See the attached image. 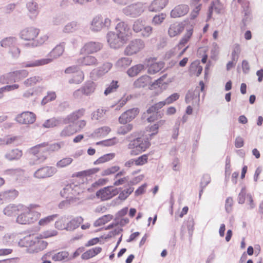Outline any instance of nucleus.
Returning <instances> with one entry per match:
<instances>
[{"instance_id":"nucleus-16","label":"nucleus","mask_w":263,"mask_h":263,"mask_svg":"<svg viewBox=\"0 0 263 263\" xmlns=\"http://www.w3.org/2000/svg\"><path fill=\"white\" fill-rule=\"evenodd\" d=\"M156 59L150 58L146 60L148 66V73L154 74L160 71L164 67L163 62H156Z\"/></svg>"},{"instance_id":"nucleus-62","label":"nucleus","mask_w":263,"mask_h":263,"mask_svg":"<svg viewBox=\"0 0 263 263\" xmlns=\"http://www.w3.org/2000/svg\"><path fill=\"white\" fill-rule=\"evenodd\" d=\"M148 156L147 155H143L137 159H135V164L136 165H142L147 162Z\"/></svg>"},{"instance_id":"nucleus-58","label":"nucleus","mask_w":263,"mask_h":263,"mask_svg":"<svg viewBox=\"0 0 263 263\" xmlns=\"http://www.w3.org/2000/svg\"><path fill=\"white\" fill-rule=\"evenodd\" d=\"M72 160H73L71 158H69V157L64 158L61 159V160L59 161L57 163L56 165L58 167H60V168L64 167L69 165L70 164H71V162H72Z\"/></svg>"},{"instance_id":"nucleus-33","label":"nucleus","mask_w":263,"mask_h":263,"mask_svg":"<svg viewBox=\"0 0 263 263\" xmlns=\"http://www.w3.org/2000/svg\"><path fill=\"white\" fill-rule=\"evenodd\" d=\"M23 205H15L14 204H9L4 209L5 215L10 216L16 214L17 212L22 209Z\"/></svg>"},{"instance_id":"nucleus-49","label":"nucleus","mask_w":263,"mask_h":263,"mask_svg":"<svg viewBox=\"0 0 263 263\" xmlns=\"http://www.w3.org/2000/svg\"><path fill=\"white\" fill-rule=\"evenodd\" d=\"M166 16V14L163 13L155 15L152 19V24L155 26L160 25L165 19Z\"/></svg>"},{"instance_id":"nucleus-37","label":"nucleus","mask_w":263,"mask_h":263,"mask_svg":"<svg viewBox=\"0 0 263 263\" xmlns=\"http://www.w3.org/2000/svg\"><path fill=\"white\" fill-rule=\"evenodd\" d=\"M68 216H64L59 218L54 223V227L56 229L63 230H66Z\"/></svg>"},{"instance_id":"nucleus-23","label":"nucleus","mask_w":263,"mask_h":263,"mask_svg":"<svg viewBox=\"0 0 263 263\" xmlns=\"http://www.w3.org/2000/svg\"><path fill=\"white\" fill-rule=\"evenodd\" d=\"M168 3V0H154L148 7L151 12L160 11L165 7Z\"/></svg>"},{"instance_id":"nucleus-27","label":"nucleus","mask_w":263,"mask_h":263,"mask_svg":"<svg viewBox=\"0 0 263 263\" xmlns=\"http://www.w3.org/2000/svg\"><path fill=\"white\" fill-rule=\"evenodd\" d=\"M83 219L81 217H75L71 220L68 218L66 231H72L78 228L83 222Z\"/></svg>"},{"instance_id":"nucleus-46","label":"nucleus","mask_w":263,"mask_h":263,"mask_svg":"<svg viewBox=\"0 0 263 263\" xmlns=\"http://www.w3.org/2000/svg\"><path fill=\"white\" fill-rule=\"evenodd\" d=\"M113 216L111 215H105L99 218L94 223L95 227H99L103 225L112 219Z\"/></svg>"},{"instance_id":"nucleus-3","label":"nucleus","mask_w":263,"mask_h":263,"mask_svg":"<svg viewBox=\"0 0 263 263\" xmlns=\"http://www.w3.org/2000/svg\"><path fill=\"white\" fill-rule=\"evenodd\" d=\"M64 43L57 45L47 55V58L28 62L24 64L25 67H32L42 66L51 62L53 59L60 57L64 51Z\"/></svg>"},{"instance_id":"nucleus-34","label":"nucleus","mask_w":263,"mask_h":263,"mask_svg":"<svg viewBox=\"0 0 263 263\" xmlns=\"http://www.w3.org/2000/svg\"><path fill=\"white\" fill-rule=\"evenodd\" d=\"M81 88L83 95L88 96L95 91L96 85L93 82H88Z\"/></svg>"},{"instance_id":"nucleus-13","label":"nucleus","mask_w":263,"mask_h":263,"mask_svg":"<svg viewBox=\"0 0 263 263\" xmlns=\"http://www.w3.org/2000/svg\"><path fill=\"white\" fill-rule=\"evenodd\" d=\"M57 172L56 168L52 166H45L39 168L34 173L33 176L38 179L50 177Z\"/></svg>"},{"instance_id":"nucleus-59","label":"nucleus","mask_w":263,"mask_h":263,"mask_svg":"<svg viewBox=\"0 0 263 263\" xmlns=\"http://www.w3.org/2000/svg\"><path fill=\"white\" fill-rule=\"evenodd\" d=\"M134 191V188L132 187H129L128 189L126 190H124L119 195L118 198L122 200H124L127 198V197Z\"/></svg>"},{"instance_id":"nucleus-36","label":"nucleus","mask_w":263,"mask_h":263,"mask_svg":"<svg viewBox=\"0 0 263 263\" xmlns=\"http://www.w3.org/2000/svg\"><path fill=\"white\" fill-rule=\"evenodd\" d=\"M79 27L80 25L77 22L72 21L64 26L63 32L67 33H71L78 30Z\"/></svg>"},{"instance_id":"nucleus-32","label":"nucleus","mask_w":263,"mask_h":263,"mask_svg":"<svg viewBox=\"0 0 263 263\" xmlns=\"http://www.w3.org/2000/svg\"><path fill=\"white\" fill-rule=\"evenodd\" d=\"M16 42L17 39L16 37L9 36L2 40L0 44L2 47L9 49L13 45H16Z\"/></svg>"},{"instance_id":"nucleus-43","label":"nucleus","mask_w":263,"mask_h":263,"mask_svg":"<svg viewBox=\"0 0 263 263\" xmlns=\"http://www.w3.org/2000/svg\"><path fill=\"white\" fill-rule=\"evenodd\" d=\"M202 71V67L197 62H193L191 64L190 68V72L192 74H195L199 76Z\"/></svg>"},{"instance_id":"nucleus-9","label":"nucleus","mask_w":263,"mask_h":263,"mask_svg":"<svg viewBox=\"0 0 263 263\" xmlns=\"http://www.w3.org/2000/svg\"><path fill=\"white\" fill-rule=\"evenodd\" d=\"M133 30L136 33H140L143 37H148L153 32V27L145 25L144 21L140 19L135 21L133 25Z\"/></svg>"},{"instance_id":"nucleus-17","label":"nucleus","mask_w":263,"mask_h":263,"mask_svg":"<svg viewBox=\"0 0 263 263\" xmlns=\"http://www.w3.org/2000/svg\"><path fill=\"white\" fill-rule=\"evenodd\" d=\"M138 108H133L123 112L119 118L121 124H126L133 120L139 114Z\"/></svg>"},{"instance_id":"nucleus-24","label":"nucleus","mask_w":263,"mask_h":263,"mask_svg":"<svg viewBox=\"0 0 263 263\" xmlns=\"http://www.w3.org/2000/svg\"><path fill=\"white\" fill-rule=\"evenodd\" d=\"M183 29V24L176 22L170 25L168 28V33L170 37H174L181 33Z\"/></svg>"},{"instance_id":"nucleus-51","label":"nucleus","mask_w":263,"mask_h":263,"mask_svg":"<svg viewBox=\"0 0 263 263\" xmlns=\"http://www.w3.org/2000/svg\"><path fill=\"white\" fill-rule=\"evenodd\" d=\"M115 157V154L114 153H109L107 154H105L103 155V156L100 157L98 158L96 161H95L94 164H98L102 163H104L105 162H107L109 160H111L113 159Z\"/></svg>"},{"instance_id":"nucleus-21","label":"nucleus","mask_w":263,"mask_h":263,"mask_svg":"<svg viewBox=\"0 0 263 263\" xmlns=\"http://www.w3.org/2000/svg\"><path fill=\"white\" fill-rule=\"evenodd\" d=\"M189 11V7L187 5H179L171 11V16L173 18L181 17L186 14Z\"/></svg>"},{"instance_id":"nucleus-50","label":"nucleus","mask_w":263,"mask_h":263,"mask_svg":"<svg viewBox=\"0 0 263 263\" xmlns=\"http://www.w3.org/2000/svg\"><path fill=\"white\" fill-rule=\"evenodd\" d=\"M41 80L42 79L40 77L34 76L26 79L23 83L26 87H29L36 84Z\"/></svg>"},{"instance_id":"nucleus-5","label":"nucleus","mask_w":263,"mask_h":263,"mask_svg":"<svg viewBox=\"0 0 263 263\" xmlns=\"http://www.w3.org/2000/svg\"><path fill=\"white\" fill-rule=\"evenodd\" d=\"M21 210L23 212L16 218L18 223L26 224L33 223L40 217L41 214L39 212L33 211L29 207L23 206Z\"/></svg>"},{"instance_id":"nucleus-28","label":"nucleus","mask_w":263,"mask_h":263,"mask_svg":"<svg viewBox=\"0 0 263 263\" xmlns=\"http://www.w3.org/2000/svg\"><path fill=\"white\" fill-rule=\"evenodd\" d=\"M28 14L31 18H35L39 13L38 5L36 2L29 1L26 4Z\"/></svg>"},{"instance_id":"nucleus-31","label":"nucleus","mask_w":263,"mask_h":263,"mask_svg":"<svg viewBox=\"0 0 263 263\" xmlns=\"http://www.w3.org/2000/svg\"><path fill=\"white\" fill-rule=\"evenodd\" d=\"M151 83V78L146 75H144L136 80L134 85L136 88H143L146 86Z\"/></svg>"},{"instance_id":"nucleus-54","label":"nucleus","mask_w":263,"mask_h":263,"mask_svg":"<svg viewBox=\"0 0 263 263\" xmlns=\"http://www.w3.org/2000/svg\"><path fill=\"white\" fill-rule=\"evenodd\" d=\"M198 3L199 2H195L193 4V1H192L191 5L192 7H194L191 14V18L192 19H194L197 17L199 11L201 9V5Z\"/></svg>"},{"instance_id":"nucleus-41","label":"nucleus","mask_w":263,"mask_h":263,"mask_svg":"<svg viewBox=\"0 0 263 263\" xmlns=\"http://www.w3.org/2000/svg\"><path fill=\"white\" fill-rule=\"evenodd\" d=\"M222 8V5L218 1L213 2L211 7L209 8L208 15L209 17L210 18L211 17L213 10H214L217 13H220Z\"/></svg>"},{"instance_id":"nucleus-30","label":"nucleus","mask_w":263,"mask_h":263,"mask_svg":"<svg viewBox=\"0 0 263 263\" xmlns=\"http://www.w3.org/2000/svg\"><path fill=\"white\" fill-rule=\"evenodd\" d=\"M145 66L142 64H138L129 68L127 71V74L130 77H134L144 71Z\"/></svg>"},{"instance_id":"nucleus-29","label":"nucleus","mask_w":263,"mask_h":263,"mask_svg":"<svg viewBox=\"0 0 263 263\" xmlns=\"http://www.w3.org/2000/svg\"><path fill=\"white\" fill-rule=\"evenodd\" d=\"M146 112L147 114H152V115H150L147 118V120L148 122H154L162 117L160 112L157 111L154 105L147 109Z\"/></svg>"},{"instance_id":"nucleus-45","label":"nucleus","mask_w":263,"mask_h":263,"mask_svg":"<svg viewBox=\"0 0 263 263\" xmlns=\"http://www.w3.org/2000/svg\"><path fill=\"white\" fill-rule=\"evenodd\" d=\"M58 216V214H53L42 218L39 220V224L41 226H45L53 222L57 218Z\"/></svg>"},{"instance_id":"nucleus-56","label":"nucleus","mask_w":263,"mask_h":263,"mask_svg":"<svg viewBox=\"0 0 263 263\" xmlns=\"http://www.w3.org/2000/svg\"><path fill=\"white\" fill-rule=\"evenodd\" d=\"M120 126L118 129V133L120 135H125L133 129V125L131 124H126Z\"/></svg>"},{"instance_id":"nucleus-53","label":"nucleus","mask_w":263,"mask_h":263,"mask_svg":"<svg viewBox=\"0 0 263 263\" xmlns=\"http://www.w3.org/2000/svg\"><path fill=\"white\" fill-rule=\"evenodd\" d=\"M110 132V128L108 126H103L97 129L95 132V135L97 136L104 137Z\"/></svg>"},{"instance_id":"nucleus-2","label":"nucleus","mask_w":263,"mask_h":263,"mask_svg":"<svg viewBox=\"0 0 263 263\" xmlns=\"http://www.w3.org/2000/svg\"><path fill=\"white\" fill-rule=\"evenodd\" d=\"M64 145V143H57L48 145L47 143H43L31 147L29 152L32 154L30 163L32 165L40 164L46 159L45 154L48 151H57Z\"/></svg>"},{"instance_id":"nucleus-60","label":"nucleus","mask_w":263,"mask_h":263,"mask_svg":"<svg viewBox=\"0 0 263 263\" xmlns=\"http://www.w3.org/2000/svg\"><path fill=\"white\" fill-rule=\"evenodd\" d=\"M58 233L56 230H50L45 231L40 235V237L43 238H47L49 237L57 236Z\"/></svg>"},{"instance_id":"nucleus-61","label":"nucleus","mask_w":263,"mask_h":263,"mask_svg":"<svg viewBox=\"0 0 263 263\" xmlns=\"http://www.w3.org/2000/svg\"><path fill=\"white\" fill-rule=\"evenodd\" d=\"M59 123V121L55 118H51L47 120L43 124V126L46 128L53 127L57 126Z\"/></svg>"},{"instance_id":"nucleus-26","label":"nucleus","mask_w":263,"mask_h":263,"mask_svg":"<svg viewBox=\"0 0 263 263\" xmlns=\"http://www.w3.org/2000/svg\"><path fill=\"white\" fill-rule=\"evenodd\" d=\"M23 155V152L18 148L11 149L7 152L5 157L9 161L17 160L20 159Z\"/></svg>"},{"instance_id":"nucleus-4","label":"nucleus","mask_w":263,"mask_h":263,"mask_svg":"<svg viewBox=\"0 0 263 263\" xmlns=\"http://www.w3.org/2000/svg\"><path fill=\"white\" fill-rule=\"evenodd\" d=\"M133 135L132 134L128 137L129 143L128 147L131 149L130 155H137L145 151L150 146L148 139H144L141 137H137L132 139Z\"/></svg>"},{"instance_id":"nucleus-15","label":"nucleus","mask_w":263,"mask_h":263,"mask_svg":"<svg viewBox=\"0 0 263 263\" xmlns=\"http://www.w3.org/2000/svg\"><path fill=\"white\" fill-rule=\"evenodd\" d=\"M28 76V72L27 70L23 69L20 70H16L13 72H9L6 75L7 80L8 83L11 82H19L22 79L26 78Z\"/></svg>"},{"instance_id":"nucleus-25","label":"nucleus","mask_w":263,"mask_h":263,"mask_svg":"<svg viewBox=\"0 0 263 263\" xmlns=\"http://www.w3.org/2000/svg\"><path fill=\"white\" fill-rule=\"evenodd\" d=\"M112 64L110 62H105L97 69H94L91 74L96 73L98 77H102L107 73L112 68Z\"/></svg>"},{"instance_id":"nucleus-35","label":"nucleus","mask_w":263,"mask_h":263,"mask_svg":"<svg viewBox=\"0 0 263 263\" xmlns=\"http://www.w3.org/2000/svg\"><path fill=\"white\" fill-rule=\"evenodd\" d=\"M48 39V36L47 34H43L40 36L37 39H35L32 42H29L25 44L26 47H35L37 46L42 45Z\"/></svg>"},{"instance_id":"nucleus-19","label":"nucleus","mask_w":263,"mask_h":263,"mask_svg":"<svg viewBox=\"0 0 263 263\" xmlns=\"http://www.w3.org/2000/svg\"><path fill=\"white\" fill-rule=\"evenodd\" d=\"M36 116L34 114L30 111H25L18 115L16 121L21 124H32L35 121Z\"/></svg>"},{"instance_id":"nucleus-6","label":"nucleus","mask_w":263,"mask_h":263,"mask_svg":"<svg viewBox=\"0 0 263 263\" xmlns=\"http://www.w3.org/2000/svg\"><path fill=\"white\" fill-rule=\"evenodd\" d=\"M111 21L109 18L97 15L93 18L90 29L93 32H99L104 28L108 29L111 25Z\"/></svg>"},{"instance_id":"nucleus-1","label":"nucleus","mask_w":263,"mask_h":263,"mask_svg":"<svg viewBox=\"0 0 263 263\" xmlns=\"http://www.w3.org/2000/svg\"><path fill=\"white\" fill-rule=\"evenodd\" d=\"M130 29L124 22L118 23L115 31H109L106 35L107 41L110 48L118 49L128 41L130 36Z\"/></svg>"},{"instance_id":"nucleus-39","label":"nucleus","mask_w":263,"mask_h":263,"mask_svg":"<svg viewBox=\"0 0 263 263\" xmlns=\"http://www.w3.org/2000/svg\"><path fill=\"white\" fill-rule=\"evenodd\" d=\"M132 62V60L131 58L122 57L116 62L115 66L118 68H125L131 64Z\"/></svg>"},{"instance_id":"nucleus-14","label":"nucleus","mask_w":263,"mask_h":263,"mask_svg":"<svg viewBox=\"0 0 263 263\" xmlns=\"http://www.w3.org/2000/svg\"><path fill=\"white\" fill-rule=\"evenodd\" d=\"M41 237L34 236L32 247L28 248L27 252L30 253H37L45 249L48 245L47 242L43 240Z\"/></svg>"},{"instance_id":"nucleus-12","label":"nucleus","mask_w":263,"mask_h":263,"mask_svg":"<svg viewBox=\"0 0 263 263\" xmlns=\"http://www.w3.org/2000/svg\"><path fill=\"white\" fill-rule=\"evenodd\" d=\"M118 193L117 189H114L112 186H107L98 191L96 193V196L102 200L104 201L110 199Z\"/></svg>"},{"instance_id":"nucleus-7","label":"nucleus","mask_w":263,"mask_h":263,"mask_svg":"<svg viewBox=\"0 0 263 263\" xmlns=\"http://www.w3.org/2000/svg\"><path fill=\"white\" fill-rule=\"evenodd\" d=\"M145 47L144 42L140 39H136L131 41L124 50V54L131 56L137 54Z\"/></svg>"},{"instance_id":"nucleus-44","label":"nucleus","mask_w":263,"mask_h":263,"mask_svg":"<svg viewBox=\"0 0 263 263\" xmlns=\"http://www.w3.org/2000/svg\"><path fill=\"white\" fill-rule=\"evenodd\" d=\"M5 201L13 199L18 195V192L15 190H10L2 192Z\"/></svg>"},{"instance_id":"nucleus-40","label":"nucleus","mask_w":263,"mask_h":263,"mask_svg":"<svg viewBox=\"0 0 263 263\" xmlns=\"http://www.w3.org/2000/svg\"><path fill=\"white\" fill-rule=\"evenodd\" d=\"M84 75L83 72L80 70L78 71L72 78L69 80L70 84H80L84 80Z\"/></svg>"},{"instance_id":"nucleus-55","label":"nucleus","mask_w":263,"mask_h":263,"mask_svg":"<svg viewBox=\"0 0 263 263\" xmlns=\"http://www.w3.org/2000/svg\"><path fill=\"white\" fill-rule=\"evenodd\" d=\"M106 112V110L101 108L98 109L96 111H93L91 115V119L98 120L103 118Z\"/></svg>"},{"instance_id":"nucleus-8","label":"nucleus","mask_w":263,"mask_h":263,"mask_svg":"<svg viewBox=\"0 0 263 263\" xmlns=\"http://www.w3.org/2000/svg\"><path fill=\"white\" fill-rule=\"evenodd\" d=\"M6 238L12 240L13 242H17L21 247H27L31 248L32 247V242L34 236L28 235L23 238H20V234H7Z\"/></svg>"},{"instance_id":"nucleus-20","label":"nucleus","mask_w":263,"mask_h":263,"mask_svg":"<svg viewBox=\"0 0 263 263\" xmlns=\"http://www.w3.org/2000/svg\"><path fill=\"white\" fill-rule=\"evenodd\" d=\"M199 88L196 87L194 90H189L185 96V101L186 103L192 102V104H198L200 100Z\"/></svg>"},{"instance_id":"nucleus-22","label":"nucleus","mask_w":263,"mask_h":263,"mask_svg":"<svg viewBox=\"0 0 263 263\" xmlns=\"http://www.w3.org/2000/svg\"><path fill=\"white\" fill-rule=\"evenodd\" d=\"M102 47V44L99 42H90L85 44L83 50L88 54H92L100 50Z\"/></svg>"},{"instance_id":"nucleus-57","label":"nucleus","mask_w":263,"mask_h":263,"mask_svg":"<svg viewBox=\"0 0 263 263\" xmlns=\"http://www.w3.org/2000/svg\"><path fill=\"white\" fill-rule=\"evenodd\" d=\"M241 51L240 46L238 44H235L233 46V49L232 53V60L237 62L239 57V54Z\"/></svg>"},{"instance_id":"nucleus-64","label":"nucleus","mask_w":263,"mask_h":263,"mask_svg":"<svg viewBox=\"0 0 263 263\" xmlns=\"http://www.w3.org/2000/svg\"><path fill=\"white\" fill-rule=\"evenodd\" d=\"M179 96L180 95L178 93H174L171 95L164 100L166 105L170 104L176 101L179 99Z\"/></svg>"},{"instance_id":"nucleus-42","label":"nucleus","mask_w":263,"mask_h":263,"mask_svg":"<svg viewBox=\"0 0 263 263\" xmlns=\"http://www.w3.org/2000/svg\"><path fill=\"white\" fill-rule=\"evenodd\" d=\"M57 98V95L55 92L53 91H49L47 92L45 96L41 101V104L45 105L49 102L54 101Z\"/></svg>"},{"instance_id":"nucleus-48","label":"nucleus","mask_w":263,"mask_h":263,"mask_svg":"<svg viewBox=\"0 0 263 263\" xmlns=\"http://www.w3.org/2000/svg\"><path fill=\"white\" fill-rule=\"evenodd\" d=\"M69 253L67 251H61L54 254L52 259L54 261H62L68 259Z\"/></svg>"},{"instance_id":"nucleus-18","label":"nucleus","mask_w":263,"mask_h":263,"mask_svg":"<svg viewBox=\"0 0 263 263\" xmlns=\"http://www.w3.org/2000/svg\"><path fill=\"white\" fill-rule=\"evenodd\" d=\"M76 63L79 66H97L99 64L98 59L92 55H86L77 59Z\"/></svg>"},{"instance_id":"nucleus-63","label":"nucleus","mask_w":263,"mask_h":263,"mask_svg":"<svg viewBox=\"0 0 263 263\" xmlns=\"http://www.w3.org/2000/svg\"><path fill=\"white\" fill-rule=\"evenodd\" d=\"M20 49L16 45H13L9 49V53L14 58H17L20 54Z\"/></svg>"},{"instance_id":"nucleus-38","label":"nucleus","mask_w":263,"mask_h":263,"mask_svg":"<svg viewBox=\"0 0 263 263\" xmlns=\"http://www.w3.org/2000/svg\"><path fill=\"white\" fill-rule=\"evenodd\" d=\"M77 132V129L73 125H69L65 126L61 131L60 136L62 137L70 136Z\"/></svg>"},{"instance_id":"nucleus-47","label":"nucleus","mask_w":263,"mask_h":263,"mask_svg":"<svg viewBox=\"0 0 263 263\" xmlns=\"http://www.w3.org/2000/svg\"><path fill=\"white\" fill-rule=\"evenodd\" d=\"M72 190V184H69L66 185L62 191H61L60 194L63 197L66 198H72V196L71 195Z\"/></svg>"},{"instance_id":"nucleus-11","label":"nucleus","mask_w":263,"mask_h":263,"mask_svg":"<svg viewBox=\"0 0 263 263\" xmlns=\"http://www.w3.org/2000/svg\"><path fill=\"white\" fill-rule=\"evenodd\" d=\"M143 10L142 4L136 3L126 7L123 9V12L127 16L135 17L141 15Z\"/></svg>"},{"instance_id":"nucleus-52","label":"nucleus","mask_w":263,"mask_h":263,"mask_svg":"<svg viewBox=\"0 0 263 263\" xmlns=\"http://www.w3.org/2000/svg\"><path fill=\"white\" fill-rule=\"evenodd\" d=\"M118 83V82L117 81H112L105 90L104 95L107 96L108 95L115 92L119 87Z\"/></svg>"},{"instance_id":"nucleus-10","label":"nucleus","mask_w":263,"mask_h":263,"mask_svg":"<svg viewBox=\"0 0 263 263\" xmlns=\"http://www.w3.org/2000/svg\"><path fill=\"white\" fill-rule=\"evenodd\" d=\"M40 32L37 28L30 27L23 29L20 33V37L25 41L32 42L36 38Z\"/></svg>"}]
</instances>
